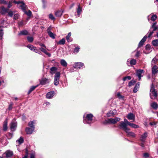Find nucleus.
I'll return each mask as SVG.
<instances>
[{
    "mask_svg": "<svg viewBox=\"0 0 158 158\" xmlns=\"http://www.w3.org/2000/svg\"><path fill=\"white\" fill-rule=\"evenodd\" d=\"M2 26L0 27V40H2L3 35V30Z\"/></svg>",
    "mask_w": 158,
    "mask_h": 158,
    "instance_id": "nucleus-35",
    "label": "nucleus"
},
{
    "mask_svg": "<svg viewBox=\"0 0 158 158\" xmlns=\"http://www.w3.org/2000/svg\"><path fill=\"white\" fill-rule=\"evenodd\" d=\"M19 16V15L18 14H15L14 16V20H16L18 19Z\"/></svg>",
    "mask_w": 158,
    "mask_h": 158,
    "instance_id": "nucleus-51",
    "label": "nucleus"
},
{
    "mask_svg": "<svg viewBox=\"0 0 158 158\" xmlns=\"http://www.w3.org/2000/svg\"><path fill=\"white\" fill-rule=\"evenodd\" d=\"M120 120L121 118H119L116 117L114 118H110L106 120L103 122V123L105 124L109 123L114 124Z\"/></svg>",
    "mask_w": 158,
    "mask_h": 158,
    "instance_id": "nucleus-2",
    "label": "nucleus"
},
{
    "mask_svg": "<svg viewBox=\"0 0 158 158\" xmlns=\"http://www.w3.org/2000/svg\"><path fill=\"white\" fill-rule=\"evenodd\" d=\"M25 13L28 16H31V11L29 10L27 12L26 10H25V11H24Z\"/></svg>",
    "mask_w": 158,
    "mask_h": 158,
    "instance_id": "nucleus-47",
    "label": "nucleus"
},
{
    "mask_svg": "<svg viewBox=\"0 0 158 158\" xmlns=\"http://www.w3.org/2000/svg\"><path fill=\"white\" fill-rule=\"evenodd\" d=\"M135 83V81L134 80H131L130 81L128 84V86L130 87L133 85Z\"/></svg>",
    "mask_w": 158,
    "mask_h": 158,
    "instance_id": "nucleus-43",
    "label": "nucleus"
},
{
    "mask_svg": "<svg viewBox=\"0 0 158 158\" xmlns=\"http://www.w3.org/2000/svg\"><path fill=\"white\" fill-rule=\"evenodd\" d=\"M144 71L143 70L139 69L136 71V75L138 77L139 80H140L141 78L142 77L141 74L144 73Z\"/></svg>",
    "mask_w": 158,
    "mask_h": 158,
    "instance_id": "nucleus-9",
    "label": "nucleus"
},
{
    "mask_svg": "<svg viewBox=\"0 0 158 158\" xmlns=\"http://www.w3.org/2000/svg\"><path fill=\"white\" fill-rule=\"evenodd\" d=\"M17 126V123L15 121L12 122L10 124V128L12 131L15 130Z\"/></svg>",
    "mask_w": 158,
    "mask_h": 158,
    "instance_id": "nucleus-6",
    "label": "nucleus"
},
{
    "mask_svg": "<svg viewBox=\"0 0 158 158\" xmlns=\"http://www.w3.org/2000/svg\"><path fill=\"white\" fill-rule=\"evenodd\" d=\"M129 125L131 127L134 128H136L139 127L138 125H136L134 123H130Z\"/></svg>",
    "mask_w": 158,
    "mask_h": 158,
    "instance_id": "nucleus-38",
    "label": "nucleus"
},
{
    "mask_svg": "<svg viewBox=\"0 0 158 158\" xmlns=\"http://www.w3.org/2000/svg\"><path fill=\"white\" fill-rule=\"evenodd\" d=\"M116 96L119 99H120V100H124V96L121 95V93L120 92L117 93V94Z\"/></svg>",
    "mask_w": 158,
    "mask_h": 158,
    "instance_id": "nucleus-27",
    "label": "nucleus"
},
{
    "mask_svg": "<svg viewBox=\"0 0 158 158\" xmlns=\"http://www.w3.org/2000/svg\"><path fill=\"white\" fill-rule=\"evenodd\" d=\"M131 79V77L130 76H127V77H124L123 79V81H125L127 79L130 80Z\"/></svg>",
    "mask_w": 158,
    "mask_h": 158,
    "instance_id": "nucleus-48",
    "label": "nucleus"
},
{
    "mask_svg": "<svg viewBox=\"0 0 158 158\" xmlns=\"http://www.w3.org/2000/svg\"><path fill=\"white\" fill-rule=\"evenodd\" d=\"M12 6V3L9 2L8 5V8L9 9L11 7V6Z\"/></svg>",
    "mask_w": 158,
    "mask_h": 158,
    "instance_id": "nucleus-60",
    "label": "nucleus"
},
{
    "mask_svg": "<svg viewBox=\"0 0 158 158\" xmlns=\"http://www.w3.org/2000/svg\"><path fill=\"white\" fill-rule=\"evenodd\" d=\"M130 62V64L131 65H134L136 64V61L135 59H131L130 60L128 59L127 60V62Z\"/></svg>",
    "mask_w": 158,
    "mask_h": 158,
    "instance_id": "nucleus-24",
    "label": "nucleus"
},
{
    "mask_svg": "<svg viewBox=\"0 0 158 158\" xmlns=\"http://www.w3.org/2000/svg\"><path fill=\"white\" fill-rule=\"evenodd\" d=\"M84 66V64L81 62L75 63L73 67L75 69H80Z\"/></svg>",
    "mask_w": 158,
    "mask_h": 158,
    "instance_id": "nucleus-8",
    "label": "nucleus"
},
{
    "mask_svg": "<svg viewBox=\"0 0 158 158\" xmlns=\"http://www.w3.org/2000/svg\"><path fill=\"white\" fill-rule=\"evenodd\" d=\"M40 50H41L42 52H44L45 54L46 55H48V56L50 57L51 56V55L50 53H48L47 52V51L46 50L42 47L40 48H39Z\"/></svg>",
    "mask_w": 158,
    "mask_h": 158,
    "instance_id": "nucleus-21",
    "label": "nucleus"
},
{
    "mask_svg": "<svg viewBox=\"0 0 158 158\" xmlns=\"http://www.w3.org/2000/svg\"><path fill=\"white\" fill-rule=\"evenodd\" d=\"M23 24V22L22 21H20L18 23V25L20 26H22Z\"/></svg>",
    "mask_w": 158,
    "mask_h": 158,
    "instance_id": "nucleus-62",
    "label": "nucleus"
},
{
    "mask_svg": "<svg viewBox=\"0 0 158 158\" xmlns=\"http://www.w3.org/2000/svg\"><path fill=\"white\" fill-rule=\"evenodd\" d=\"M62 14V12L60 10H58L55 13V15L56 17H60Z\"/></svg>",
    "mask_w": 158,
    "mask_h": 158,
    "instance_id": "nucleus-32",
    "label": "nucleus"
},
{
    "mask_svg": "<svg viewBox=\"0 0 158 158\" xmlns=\"http://www.w3.org/2000/svg\"><path fill=\"white\" fill-rule=\"evenodd\" d=\"M156 22H155L152 25V26H151V28L150 29V30H151V29H152V28H153L155 27H156Z\"/></svg>",
    "mask_w": 158,
    "mask_h": 158,
    "instance_id": "nucleus-57",
    "label": "nucleus"
},
{
    "mask_svg": "<svg viewBox=\"0 0 158 158\" xmlns=\"http://www.w3.org/2000/svg\"><path fill=\"white\" fill-rule=\"evenodd\" d=\"M33 51H34L36 53H37L40 54H41L40 53H39L40 52L39 50L38 49L36 48L35 47Z\"/></svg>",
    "mask_w": 158,
    "mask_h": 158,
    "instance_id": "nucleus-55",
    "label": "nucleus"
},
{
    "mask_svg": "<svg viewBox=\"0 0 158 158\" xmlns=\"http://www.w3.org/2000/svg\"><path fill=\"white\" fill-rule=\"evenodd\" d=\"M19 4V7L23 11H25L26 10V5L23 2H20Z\"/></svg>",
    "mask_w": 158,
    "mask_h": 158,
    "instance_id": "nucleus-12",
    "label": "nucleus"
},
{
    "mask_svg": "<svg viewBox=\"0 0 158 158\" xmlns=\"http://www.w3.org/2000/svg\"><path fill=\"white\" fill-rule=\"evenodd\" d=\"M49 81L50 80L48 79L44 78L40 81V83L42 85H44L47 83H49Z\"/></svg>",
    "mask_w": 158,
    "mask_h": 158,
    "instance_id": "nucleus-18",
    "label": "nucleus"
},
{
    "mask_svg": "<svg viewBox=\"0 0 158 158\" xmlns=\"http://www.w3.org/2000/svg\"><path fill=\"white\" fill-rule=\"evenodd\" d=\"M125 132L128 136L132 137H135V133L132 132L130 131V130H126Z\"/></svg>",
    "mask_w": 158,
    "mask_h": 158,
    "instance_id": "nucleus-11",
    "label": "nucleus"
},
{
    "mask_svg": "<svg viewBox=\"0 0 158 158\" xmlns=\"http://www.w3.org/2000/svg\"><path fill=\"white\" fill-rule=\"evenodd\" d=\"M147 133H144L141 136L140 140L142 141H144L147 137Z\"/></svg>",
    "mask_w": 158,
    "mask_h": 158,
    "instance_id": "nucleus-34",
    "label": "nucleus"
},
{
    "mask_svg": "<svg viewBox=\"0 0 158 158\" xmlns=\"http://www.w3.org/2000/svg\"><path fill=\"white\" fill-rule=\"evenodd\" d=\"M5 153L7 157H10L13 155V152L12 151H7Z\"/></svg>",
    "mask_w": 158,
    "mask_h": 158,
    "instance_id": "nucleus-31",
    "label": "nucleus"
},
{
    "mask_svg": "<svg viewBox=\"0 0 158 158\" xmlns=\"http://www.w3.org/2000/svg\"><path fill=\"white\" fill-rule=\"evenodd\" d=\"M57 70V68L55 67H52L50 68V73L52 74H53L56 72Z\"/></svg>",
    "mask_w": 158,
    "mask_h": 158,
    "instance_id": "nucleus-29",
    "label": "nucleus"
},
{
    "mask_svg": "<svg viewBox=\"0 0 158 158\" xmlns=\"http://www.w3.org/2000/svg\"><path fill=\"white\" fill-rule=\"evenodd\" d=\"M22 119L23 120H24L25 119H26V116H25V115L24 114H23L22 115Z\"/></svg>",
    "mask_w": 158,
    "mask_h": 158,
    "instance_id": "nucleus-63",
    "label": "nucleus"
},
{
    "mask_svg": "<svg viewBox=\"0 0 158 158\" xmlns=\"http://www.w3.org/2000/svg\"><path fill=\"white\" fill-rule=\"evenodd\" d=\"M123 122L125 123H127L129 125V124L130 123V122H129L127 119L125 118L124 119V121Z\"/></svg>",
    "mask_w": 158,
    "mask_h": 158,
    "instance_id": "nucleus-58",
    "label": "nucleus"
},
{
    "mask_svg": "<svg viewBox=\"0 0 158 158\" xmlns=\"http://www.w3.org/2000/svg\"><path fill=\"white\" fill-rule=\"evenodd\" d=\"M150 97L151 98L153 99V97L155 98L157 97V93L154 88L152 87L150 89Z\"/></svg>",
    "mask_w": 158,
    "mask_h": 158,
    "instance_id": "nucleus-5",
    "label": "nucleus"
},
{
    "mask_svg": "<svg viewBox=\"0 0 158 158\" xmlns=\"http://www.w3.org/2000/svg\"><path fill=\"white\" fill-rule=\"evenodd\" d=\"M8 15L10 17H12L13 15V12L12 11H10L8 12Z\"/></svg>",
    "mask_w": 158,
    "mask_h": 158,
    "instance_id": "nucleus-53",
    "label": "nucleus"
},
{
    "mask_svg": "<svg viewBox=\"0 0 158 158\" xmlns=\"http://www.w3.org/2000/svg\"><path fill=\"white\" fill-rule=\"evenodd\" d=\"M128 125L123 121L120 122L119 126L120 129H123L125 131L126 130H130V129L129 128L127 127Z\"/></svg>",
    "mask_w": 158,
    "mask_h": 158,
    "instance_id": "nucleus-4",
    "label": "nucleus"
},
{
    "mask_svg": "<svg viewBox=\"0 0 158 158\" xmlns=\"http://www.w3.org/2000/svg\"><path fill=\"white\" fill-rule=\"evenodd\" d=\"M9 2L11 3L14 2L15 4H19L20 2V1L16 2L15 1V0H10Z\"/></svg>",
    "mask_w": 158,
    "mask_h": 158,
    "instance_id": "nucleus-50",
    "label": "nucleus"
},
{
    "mask_svg": "<svg viewBox=\"0 0 158 158\" xmlns=\"http://www.w3.org/2000/svg\"><path fill=\"white\" fill-rule=\"evenodd\" d=\"M114 115V112L113 111H110L107 114V116L109 117H111Z\"/></svg>",
    "mask_w": 158,
    "mask_h": 158,
    "instance_id": "nucleus-42",
    "label": "nucleus"
},
{
    "mask_svg": "<svg viewBox=\"0 0 158 158\" xmlns=\"http://www.w3.org/2000/svg\"><path fill=\"white\" fill-rule=\"evenodd\" d=\"M158 60V59L157 58L155 57L153 59V60H152V62H153V61H156Z\"/></svg>",
    "mask_w": 158,
    "mask_h": 158,
    "instance_id": "nucleus-64",
    "label": "nucleus"
},
{
    "mask_svg": "<svg viewBox=\"0 0 158 158\" xmlns=\"http://www.w3.org/2000/svg\"><path fill=\"white\" fill-rule=\"evenodd\" d=\"M55 95V92L54 91L49 92L46 95V97L48 99H50Z\"/></svg>",
    "mask_w": 158,
    "mask_h": 158,
    "instance_id": "nucleus-10",
    "label": "nucleus"
},
{
    "mask_svg": "<svg viewBox=\"0 0 158 158\" xmlns=\"http://www.w3.org/2000/svg\"><path fill=\"white\" fill-rule=\"evenodd\" d=\"M27 40L29 42H32L33 40V38L32 37L28 36L27 38Z\"/></svg>",
    "mask_w": 158,
    "mask_h": 158,
    "instance_id": "nucleus-44",
    "label": "nucleus"
},
{
    "mask_svg": "<svg viewBox=\"0 0 158 158\" xmlns=\"http://www.w3.org/2000/svg\"><path fill=\"white\" fill-rule=\"evenodd\" d=\"M152 44L154 46H158V40L156 39L153 40L152 42Z\"/></svg>",
    "mask_w": 158,
    "mask_h": 158,
    "instance_id": "nucleus-30",
    "label": "nucleus"
},
{
    "mask_svg": "<svg viewBox=\"0 0 158 158\" xmlns=\"http://www.w3.org/2000/svg\"><path fill=\"white\" fill-rule=\"evenodd\" d=\"M93 117L91 114H87L85 117H84L83 122L85 124H89L93 123Z\"/></svg>",
    "mask_w": 158,
    "mask_h": 158,
    "instance_id": "nucleus-1",
    "label": "nucleus"
},
{
    "mask_svg": "<svg viewBox=\"0 0 158 158\" xmlns=\"http://www.w3.org/2000/svg\"><path fill=\"white\" fill-rule=\"evenodd\" d=\"M23 142V139L22 137H20V138L16 141V145H19Z\"/></svg>",
    "mask_w": 158,
    "mask_h": 158,
    "instance_id": "nucleus-23",
    "label": "nucleus"
},
{
    "mask_svg": "<svg viewBox=\"0 0 158 158\" xmlns=\"http://www.w3.org/2000/svg\"><path fill=\"white\" fill-rule=\"evenodd\" d=\"M65 42V40L64 38H63L60 40L58 43V44L63 45L64 44Z\"/></svg>",
    "mask_w": 158,
    "mask_h": 158,
    "instance_id": "nucleus-37",
    "label": "nucleus"
},
{
    "mask_svg": "<svg viewBox=\"0 0 158 158\" xmlns=\"http://www.w3.org/2000/svg\"><path fill=\"white\" fill-rule=\"evenodd\" d=\"M50 28H48V29L47 31L48 33L50 36V37L52 38L53 39H54L55 38V35L53 34L52 32L50 31Z\"/></svg>",
    "mask_w": 158,
    "mask_h": 158,
    "instance_id": "nucleus-13",
    "label": "nucleus"
},
{
    "mask_svg": "<svg viewBox=\"0 0 158 158\" xmlns=\"http://www.w3.org/2000/svg\"><path fill=\"white\" fill-rule=\"evenodd\" d=\"M127 117L129 120H132V122H133L135 120V116L132 113H130L127 114Z\"/></svg>",
    "mask_w": 158,
    "mask_h": 158,
    "instance_id": "nucleus-7",
    "label": "nucleus"
},
{
    "mask_svg": "<svg viewBox=\"0 0 158 158\" xmlns=\"http://www.w3.org/2000/svg\"><path fill=\"white\" fill-rule=\"evenodd\" d=\"M79 49H80L79 48L76 47L75 48L74 50V52L77 53L79 52Z\"/></svg>",
    "mask_w": 158,
    "mask_h": 158,
    "instance_id": "nucleus-54",
    "label": "nucleus"
},
{
    "mask_svg": "<svg viewBox=\"0 0 158 158\" xmlns=\"http://www.w3.org/2000/svg\"><path fill=\"white\" fill-rule=\"evenodd\" d=\"M60 63L61 65L64 67H66L67 65V63L64 59H61L60 60Z\"/></svg>",
    "mask_w": 158,
    "mask_h": 158,
    "instance_id": "nucleus-28",
    "label": "nucleus"
},
{
    "mask_svg": "<svg viewBox=\"0 0 158 158\" xmlns=\"http://www.w3.org/2000/svg\"><path fill=\"white\" fill-rule=\"evenodd\" d=\"M152 28L153 29V31H150L147 34V35H148V38H150L151 36V35L154 33V31H156L157 29L158 30V27H157V26L155 27Z\"/></svg>",
    "mask_w": 158,
    "mask_h": 158,
    "instance_id": "nucleus-17",
    "label": "nucleus"
},
{
    "mask_svg": "<svg viewBox=\"0 0 158 158\" xmlns=\"http://www.w3.org/2000/svg\"><path fill=\"white\" fill-rule=\"evenodd\" d=\"M139 83H137L135 86V87L133 89V92L134 93H136L138 90L139 86Z\"/></svg>",
    "mask_w": 158,
    "mask_h": 158,
    "instance_id": "nucleus-26",
    "label": "nucleus"
},
{
    "mask_svg": "<svg viewBox=\"0 0 158 158\" xmlns=\"http://www.w3.org/2000/svg\"><path fill=\"white\" fill-rule=\"evenodd\" d=\"M0 3L7 4L6 2L4 0H0Z\"/></svg>",
    "mask_w": 158,
    "mask_h": 158,
    "instance_id": "nucleus-59",
    "label": "nucleus"
},
{
    "mask_svg": "<svg viewBox=\"0 0 158 158\" xmlns=\"http://www.w3.org/2000/svg\"><path fill=\"white\" fill-rule=\"evenodd\" d=\"M82 11V8L80 7L79 5L78 6L77 9V14L78 16H80L81 13Z\"/></svg>",
    "mask_w": 158,
    "mask_h": 158,
    "instance_id": "nucleus-36",
    "label": "nucleus"
},
{
    "mask_svg": "<svg viewBox=\"0 0 158 158\" xmlns=\"http://www.w3.org/2000/svg\"><path fill=\"white\" fill-rule=\"evenodd\" d=\"M12 106H13V104H10L8 107V109L9 110H10L12 109Z\"/></svg>",
    "mask_w": 158,
    "mask_h": 158,
    "instance_id": "nucleus-61",
    "label": "nucleus"
},
{
    "mask_svg": "<svg viewBox=\"0 0 158 158\" xmlns=\"http://www.w3.org/2000/svg\"><path fill=\"white\" fill-rule=\"evenodd\" d=\"M60 74V72L56 73L54 76V85L56 86L59 84V79Z\"/></svg>",
    "mask_w": 158,
    "mask_h": 158,
    "instance_id": "nucleus-3",
    "label": "nucleus"
},
{
    "mask_svg": "<svg viewBox=\"0 0 158 158\" xmlns=\"http://www.w3.org/2000/svg\"><path fill=\"white\" fill-rule=\"evenodd\" d=\"M34 130V129L29 127H27L25 129L27 134L29 135L31 134Z\"/></svg>",
    "mask_w": 158,
    "mask_h": 158,
    "instance_id": "nucleus-20",
    "label": "nucleus"
},
{
    "mask_svg": "<svg viewBox=\"0 0 158 158\" xmlns=\"http://www.w3.org/2000/svg\"><path fill=\"white\" fill-rule=\"evenodd\" d=\"M27 47L31 50L33 51L35 47L31 45H27Z\"/></svg>",
    "mask_w": 158,
    "mask_h": 158,
    "instance_id": "nucleus-45",
    "label": "nucleus"
},
{
    "mask_svg": "<svg viewBox=\"0 0 158 158\" xmlns=\"http://www.w3.org/2000/svg\"><path fill=\"white\" fill-rule=\"evenodd\" d=\"M35 121H33L29 122L28 123V126L30 127L31 128L33 129H35L34 124H35Z\"/></svg>",
    "mask_w": 158,
    "mask_h": 158,
    "instance_id": "nucleus-22",
    "label": "nucleus"
},
{
    "mask_svg": "<svg viewBox=\"0 0 158 158\" xmlns=\"http://www.w3.org/2000/svg\"><path fill=\"white\" fill-rule=\"evenodd\" d=\"M145 48L147 50H150V46L149 45H147L145 46Z\"/></svg>",
    "mask_w": 158,
    "mask_h": 158,
    "instance_id": "nucleus-56",
    "label": "nucleus"
},
{
    "mask_svg": "<svg viewBox=\"0 0 158 158\" xmlns=\"http://www.w3.org/2000/svg\"><path fill=\"white\" fill-rule=\"evenodd\" d=\"M38 85H37L35 86H33L31 87L28 92V94H30L32 91H33Z\"/></svg>",
    "mask_w": 158,
    "mask_h": 158,
    "instance_id": "nucleus-40",
    "label": "nucleus"
},
{
    "mask_svg": "<svg viewBox=\"0 0 158 158\" xmlns=\"http://www.w3.org/2000/svg\"><path fill=\"white\" fill-rule=\"evenodd\" d=\"M71 35V32H69L68 34V35L66 36V38L68 42L71 41V40L69 39Z\"/></svg>",
    "mask_w": 158,
    "mask_h": 158,
    "instance_id": "nucleus-41",
    "label": "nucleus"
},
{
    "mask_svg": "<svg viewBox=\"0 0 158 158\" xmlns=\"http://www.w3.org/2000/svg\"><path fill=\"white\" fill-rule=\"evenodd\" d=\"M149 156V154L147 153H145L143 154V157L144 158H148Z\"/></svg>",
    "mask_w": 158,
    "mask_h": 158,
    "instance_id": "nucleus-52",
    "label": "nucleus"
},
{
    "mask_svg": "<svg viewBox=\"0 0 158 158\" xmlns=\"http://www.w3.org/2000/svg\"><path fill=\"white\" fill-rule=\"evenodd\" d=\"M158 67L156 65H154L152 69V73L153 74H155L158 72V70H157Z\"/></svg>",
    "mask_w": 158,
    "mask_h": 158,
    "instance_id": "nucleus-19",
    "label": "nucleus"
},
{
    "mask_svg": "<svg viewBox=\"0 0 158 158\" xmlns=\"http://www.w3.org/2000/svg\"><path fill=\"white\" fill-rule=\"evenodd\" d=\"M147 37L146 35L144 36L142 40L140 41L139 44V47L142 46L144 44V43L145 42Z\"/></svg>",
    "mask_w": 158,
    "mask_h": 158,
    "instance_id": "nucleus-16",
    "label": "nucleus"
},
{
    "mask_svg": "<svg viewBox=\"0 0 158 158\" xmlns=\"http://www.w3.org/2000/svg\"><path fill=\"white\" fill-rule=\"evenodd\" d=\"M157 18V16L156 15H153L151 18V19L152 21H154L156 20Z\"/></svg>",
    "mask_w": 158,
    "mask_h": 158,
    "instance_id": "nucleus-46",
    "label": "nucleus"
},
{
    "mask_svg": "<svg viewBox=\"0 0 158 158\" xmlns=\"http://www.w3.org/2000/svg\"><path fill=\"white\" fill-rule=\"evenodd\" d=\"M28 32L26 30H23L20 32L19 34L18 35L19 36L21 35H27L28 34Z\"/></svg>",
    "mask_w": 158,
    "mask_h": 158,
    "instance_id": "nucleus-25",
    "label": "nucleus"
},
{
    "mask_svg": "<svg viewBox=\"0 0 158 158\" xmlns=\"http://www.w3.org/2000/svg\"><path fill=\"white\" fill-rule=\"evenodd\" d=\"M43 7L45 9L47 6V2L46 0H42Z\"/></svg>",
    "mask_w": 158,
    "mask_h": 158,
    "instance_id": "nucleus-39",
    "label": "nucleus"
},
{
    "mask_svg": "<svg viewBox=\"0 0 158 158\" xmlns=\"http://www.w3.org/2000/svg\"><path fill=\"white\" fill-rule=\"evenodd\" d=\"M151 106L153 108L155 109H156L158 108V105L155 102L152 103L151 104Z\"/></svg>",
    "mask_w": 158,
    "mask_h": 158,
    "instance_id": "nucleus-33",
    "label": "nucleus"
},
{
    "mask_svg": "<svg viewBox=\"0 0 158 158\" xmlns=\"http://www.w3.org/2000/svg\"><path fill=\"white\" fill-rule=\"evenodd\" d=\"M8 119L6 118L4 121L3 124V130L4 131H6L8 128L7 127V123Z\"/></svg>",
    "mask_w": 158,
    "mask_h": 158,
    "instance_id": "nucleus-14",
    "label": "nucleus"
},
{
    "mask_svg": "<svg viewBox=\"0 0 158 158\" xmlns=\"http://www.w3.org/2000/svg\"><path fill=\"white\" fill-rule=\"evenodd\" d=\"M8 9L2 6L0 8V13L2 15L6 13Z\"/></svg>",
    "mask_w": 158,
    "mask_h": 158,
    "instance_id": "nucleus-15",
    "label": "nucleus"
},
{
    "mask_svg": "<svg viewBox=\"0 0 158 158\" xmlns=\"http://www.w3.org/2000/svg\"><path fill=\"white\" fill-rule=\"evenodd\" d=\"M49 18L50 19L52 20H55V18L53 16V15L52 14H50L49 15Z\"/></svg>",
    "mask_w": 158,
    "mask_h": 158,
    "instance_id": "nucleus-49",
    "label": "nucleus"
}]
</instances>
